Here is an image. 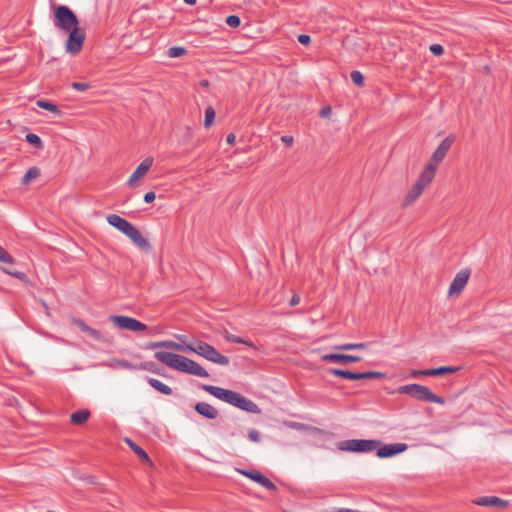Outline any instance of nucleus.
<instances>
[{
	"mask_svg": "<svg viewBox=\"0 0 512 512\" xmlns=\"http://www.w3.org/2000/svg\"><path fill=\"white\" fill-rule=\"evenodd\" d=\"M119 364H120L122 367L127 368V369H132V368H134V366H133L130 362L126 361V360H122V361H120V362H119Z\"/></svg>",
	"mask_w": 512,
	"mask_h": 512,
	"instance_id": "nucleus-51",
	"label": "nucleus"
},
{
	"mask_svg": "<svg viewBox=\"0 0 512 512\" xmlns=\"http://www.w3.org/2000/svg\"><path fill=\"white\" fill-rule=\"evenodd\" d=\"M248 438L253 442H259L260 441V434L257 430L251 429L248 432Z\"/></svg>",
	"mask_w": 512,
	"mask_h": 512,
	"instance_id": "nucleus-42",
	"label": "nucleus"
},
{
	"mask_svg": "<svg viewBox=\"0 0 512 512\" xmlns=\"http://www.w3.org/2000/svg\"><path fill=\"white\" fill-rule=\"evenodd\" d=\"M239 472L246 476L247 478L253 480L254 482L260 484L262 487L266 488L269 491H276V485L267 478L264 474H262L259 470H239Z\"/></svg>",
	"mask_w": 512,
	"mask_h": 512,
	"instance_id": "nucleus-13",
	"label": "nucleus"
},
{
	"mask_svg": "<svg viewBox=\"0 0 512 512\" xmlns=\"http://www.w3.org/2000/svg\"><path fill=\"white\" fill-rule=\"evenodd\" d=\"M47 512H56V511H53V510H48Z\"/></svg>",
	"mask_w": 512,
	"mask_h": 512,
	"instance_id": "nucleus-55",
	"label": "nucleus"
},
{
	"mask_svg": "<svg viewBox=\"0 0 512 512\" xmlns=\"http://www.w3.org/2000/svg\"><path fill=\"white\" fill-rule=\"evenodd\" d=\"M471 275V270L469 268L461 269L454 277L450 287H449V295H459L463 289L465 288L469 277Z\"/></svg>",
	"mask_w": 512,
	"mask_h": 512,
	"instance_id": "nucleus-12",
	"label": "nucleus"
},
{
	"mask_svg": "<svg viewBox=\"0 0 512 512\" xmlns=\"http://www.w3.org/2000/svg\"><path fill=\"white\" fill-rule=\"evenodd\" d=\"M178 371L198 377L206 378L210 376L207 370L199 363L185 356L182 357Z\"/></svg>",
	"mask_w": 512,
	"mask_h": 512,
	"instance_id": "nucleus-11",
	"label": "nucleus"
},
{
	"mask_svg": "<svg viewBox=\"0 0 512 512\" xmlns=\"http://www.w3.org/2000/svg\"><path fill=\"white\" fill-rule=\"evenodd\" d=\"M381 445V441L372 439H349L338 443V449L348 452H370Z\"/></svg>",
	"mask_w": 512,
	"mask_h": 512,
	"instance_id": "nucleus-8",
	"label": "nucleus"
},
{
	"mask_svg": "<svg viewBox=\"0 0 512 512\" xmlns=\"http://www.w3.org/2000/svg\"><path fill=\"white\" fill-rule=\"evenodd\" d=\"M299 302H300V297L298 295H293L292 298L290 299L289 305L291 307H294V306L298 305Z\"/></svg>",
	"mask_w": 512,
	"mask_h": 512,
	"instance_id": "nucleus-49",
	"label": "nucleus"
},
{
	"mask_svg": "<svg viewBox=\"0 0 512 512\" xmlns=\"http://www.w3.org/2000/svg\"><path fill=\"white\" fill-rule=\"evenodd\" d=\"M367 347L366 343H346L337 345L336 350H364Z\"/></svg>",
	"mask_w": 512,
	"mask_h": 512,
	"instance_id": "nucleus-31",
	"label": "nucleus"
},
{
	"mask_svg": "<svg viewBox=\"0 0 512 512\" xmlns=\"http://www.w3.org/2000/svg\"><path fill=\"white\" fill-rule=\"evenodd\" d=\"M156 198V195L153 191H150V192H147L145 195H144V201L146 203H152Z\"/></svg>",
	"mask_w": 512,
	"mask_h": 512,
	"instance_id": "nucleus-46",
	"label": "nucleus"
},
{
	"mask_svg": "<svg viewBox=\"0 0 512 512\" xmlns=\"http://www.w3.org/2000/svg\"><path fill=\"white\" fill-rule=\"evenodd\" d=\"M66 33H68V38L65 44L66 52L72 55L78 54L82 50L84 41L86 39L85 30L77 26L69 31H66Z\"/></svg>",
	"mask_w": 512,
	"mask_h": 512,
	"instance_id": "nucleus-9",
	"label": "nucleus"
},
{
	"mask_svg": "<svg viewBox=\"0 0 512 512\" xmlns=\"http://www.w3.org/2000/svg\"><path fill=\"white\" fill-rule=\"evenodd\" d=\"M145 348L148 350H154L157 348H168L171 350L182 351L183 344L174 342L172 340H164V341H157V342H149L146 344Z\"/></svg>",
	"mask_w": 512,
	"mask_h": 512,
	"instance_id": "nucleus-22",
	"label": "nucleus"
},
{
	"mask_svg": "<svg viewBox=\"0 0 512 512\" xmlns=\"http://www.w3.org/2000/svg\"><path fill=\"white\" fill-rule=\"evenodd\" d=\"M430 51L435 56H441L444 53V48L440 44H432L430 46Z\"/></svg>",
	"mask_w": 512,
	"mask_h": 512,
	"instance_id": "nucleus-41",
	"label": "nucleus"
},
{
	"mask_svg": "<svg viewBox=\"0 0 512 512\" xmlns=\"http://www.w3.org/2000/svg\"><path fill=\"white\" fill-rule=\"evenodd\" d=\"M454 141L455 137L448 135L433 152L424 170L435 176L438 165L443 161Z\"/></svg>",
	"mask_w": 512,
	"mask_h": 512,
	"instance_id": "nucleus-7",
	"label": "nucleus"
},
{
	"mask_svg": "<svg viewBox=\"0 0 512 512\" xmlns=\"http://www.w3.org/2000/svg\"><path fill=\"white\" fill-rule=\"evenodd\" d=\"M226 141H227V143H228L229 145H234V144H235V141H236V136H235V134H233V133L228 134V135H227V139H226Z\"/></svg>",
	"mask_w": 512,
	"mask_h": 512,
	"instance_id": "nucleus-50",
	"label": "nucleus"
},
{
	"mask_svg": "<svg viewBox=\"0 0 512 512\" xmlns=\"http://www.w3.org/2000/svg\"><path fill=\"white\" fill-rule=\"evenodd\" d=\"M37 106L42 108V109H45V110H48L56 115H60L61 114V111L59 110L58 106L55 105L54 103L52 102H49V101H46V100H38L36 102Z\"/></svg>",
	"mask_w": 512,
	"mask_h": 512,
	"instance_id": "nucleus-30",
	"label": "nucleus"
},
{
	"mask_svg": "<svg viewBox=\"0 0 512 512\" xmlns=\"http://www.w3.org/2000/svg\"><path fill=\"white\" fill-rule=\"evenodd\" d=\"M25 140L32 146L36 147V148H42L43 146V143H42V140L41 138L34 134V133H28L26 136H25Z\"/></svg>",
	"mask_w": 512,
	"mask_h": 512,
	"instance_id": "nucleus-33",
	"label": "nucleus"
},
{
	"mask_svg": "<svg viewBox=\"0 0 512 512\" xmlns=\"http://www.w3.org/2000/svg\"><path fill=\"white\" fill-rule=\"evenodd\" d=\"M187 50L184 47L174 46L167 50V56L170 58H177L183 56Z\"/></svg>",
	"mask_w": 512,
	"mask_h": 512,
	"instance_id": "nucleus-34",
	"label": "nucleus"
},
{
	"mask_svg": "<svg viewBox=\"0 0 512 512\" xmlns=\"http://www.w3.org/2000/svg\"><path fill=\"white\" fill-rule=\"evenodd\" d=\"M327 371L329 374H331L333 376L348 379V380H357V377H358L357 376L358 372L343 370V369H339V368H329V369H327Z\"/></svg>",
	"mask_w": 512,
	"mask_h": 512,
	"instance_id": "nucleus-24",
	"label": "nucleus"
},
{
	"mask_svg": "<svg viewBox=\"0 0 512 512\" xmlns=\"http://www.w3.org/2000/svg\"><path fill=\"white\" fill-rule=\"evenodd\" d=\"M200 388L209 393L210 395L243 411L254 414L261 413V409L255 402L244 397L238 392L207 384L200 385Z\"/></svg>",
	"mask_w": 512,
	"mask_h": 512,
	"instance_id": "nucleus-1",
	"label": "nucleus"
},
{
	"mask_svg": "<svg viewBox=\"0 0 512 512\" xmlns=\"http://www.w3.org/2000/svg\"><path fill=\"white\" fill-rule=\"evenodd\" d=\"M407 448L408 445L406 443L387 444L382 447L379 446L378 448H376V455L379 458H389L406 451Z\"/></svg>",
	"mask_w": 512,
	"mask_h": 512,
	"instance_id": "nucleus-16",
	"label": "nucleus"
},
{
	"mask_svg": "<svg viewBox=\"0 0 512 512\" xmlns=\"http://www.w3.org/2000/svg\"><path fill=\"white\" fill-rule=\"evenodd\" d=\"M434 177V175L423 169L417 181L404 197L403 206H409L414 203L422 195L424 190L430 185Z\"/></svg>",
	"mask_w": 512,
	"mask_h": 512,
	"instance_id": "nucleus-6",
	"label": "nucleus"
},
{
	"mask_svg": "<svg viewBox=\"0 0 512 512\" xmlns=\"http://www.w3.org/2000/svg\"><path fill=\"white\" fill-rule=\"evenodd\" d=\"M125 443L129 446V448L138 456L140 462L153 465L152 460L150 459L147 452L140 447L138 444H136L133 440L130 438H125Z\"/></svg>",
	"mask_w": 512,
	"mask_h": 512,
	"instance_id": "nucleus-21",
	"label": "nucleus"
},
{
	"mask_svg": "<svg viewBox=\"0 0 512 512\" xmlns=\"http://www.w3.org/2000/svg\"><path fill=\"white\" fill-rule=\"evenodd\" d=\"M200 84H201V86H202V87H208V85H209V81L204 79V80H202V81L200 82Z\"/></svg>",
	"mask_w": 512,
	"mask_h": 512,
	"instance_id": "nucleus-54",
	"label": "nucleus"
},
{
	"mask_svg": "<svg viewBox=\"0 0 512 512\" xmlns=\"http://www.w3.org/2000/svg\"><path fill=\"white\" fill-rule=\"evenodd\" d=\"M3 272L8 274V275H11L17 279H20L21 281H27L28 278H27V275L24 273V272H20V271H16V270H11V269H8V268H2Z\"/></svg>",
	"mask_w": 512,
	"mask_h": 512,
	"instance_id": "nucleus-36",
	"label": "nucleus"
},
{
	"mask_svg": "<svg viewBox=\"0 0 512 512\" xmlns=\"http://www.w3.org/2000/svg\"><path fill=\"white\" fill-rule=\"evenodd\" d=\"M154 162L153 157H146L131 174L127 181L129 187H135L136 182L142 178L152 167Z\"/></svg>",
	"mask_w": 512,
	"mask_h": 512,
	"instance_id": "nucleus-15",
	"label": "nucleus"
},
{
	"mask_svg": "<svg viewBox=\"0 0 512 512\" xmlns=\"http://www.w3.org/2000/svg\"><path fill=\"white\" fill-rule=\"evenodd\" d=\"M474 503L480 506L497 508H504L508 505V502L506 500H503L496 496H483L476 499Z\"/></svg>",
	"mask_w": 512,
	"mask_h": 512,
	"instance_id": "nucleus-19",
	"label": "nucleus"
},
{
	"mask_svg": "<svg viewBox=\"0 0 512 512\" xmlns=\"http://www.w3.org/2000/svg\"><path fill=\"white\" fill-rule=\"evenodd\" d=\"M215 110L212 106H209L205 110V120H204V127L209 128L212 126L214 119H215Z\"/></svg>",
	"mask_w": 512,
	"mask_h": 512,
	"instance_id": "nucleus-32",
	"label": "nucleus"
},
{
	"mask_svg": "<svg viewBox=\"0 0 512 512\" xmlns=\"http://www.w3.org/2000/svg\"><path fill=\"white\" fill-rule=\"evenodd\" d=\"M350 77H351V80L352 82L358 86V87H362L364 85V75L358 71V70H354L351 72L350 74Z\"/></svg>",
	"mask_w": 512,
	"mask_h": 512,
	"instance_id": "nucleus-35",
	"label": "nucleus"
},
{
	"mask_svg": "<svg viewBox=\"0 0 512 512\" xmlns=\"http://www.w3.org/2000/svg\"><path fill=\"white\" fill-rule=\"evenodd\" d=\"M72 324L77 326L83 333L87 334L90 338L96 341L112 343V338L106 339L101 331L90 327L80 318H73Z\"/></svg>",
	"mask_w": 512,
	"mask_h": 512,
	"instance_id": "nucleus-14",
	"label": "nucleus"
},
{
	"mask_svg": "<svg viewBox=\"0 0 512 512\" xmlns=\"http://www.w3.org/2000/svg\"><path fill=\"white\" fill-rule=\"evenodd\" d=\"M40 174L41 170L38 167L29 168L21 180L22 185H28L33 179L39 177Z\"/></svg>",
	"mask_w": 512,
	"mask_h": 512,
	"instance_id": "nucleus-28",
	"label": "nucleus"
},
{
	"mask_svg": "<svg viewBox=\"0 0 512 512\" xmlns=\"http://www.w3.org/2000/svg\"><path fill=\"white\" fill-rule=\"evenodd\" d=\"M330 114H331L330 106L323 107L319 113L320 117H328Z\"/></svg>",
	"mask_w": 512,
	"mask_h": 512,
	"instance_id": "nucleus-47",
	"label": "nucleus"
},
{
	"mask_svg": "<svg viewBox=\"0 0 512 512\" xmlns=\"http://www.w3.org/2000/svg\"><path fill=\"white\" fill-rule=\"evenodd\" d=\"M298 41L302 45H309L310 42H311V37L309 35H307V34H300L298 36Z\"/></svg>",
	"mask_w": 512,
	"mask_h": 512,
	"instance_id": "nucleus-43",
	"label": "nucleus"
},
{
	"mask_svg": "<svg viewBox=\"0 0 512 512\" xmlns=\"http://www.w3.org/2000/svg\"><path fill=\"white\" fill-rule=\"evenodd\" d=\"M107 222L125 234L136 246L142 250L147 251L150 249L149 241L144 236H142L140 231L126 219L116 214H109L107 216Z\"/></svg>",
	"mask_w": 512,
	"mask_h": 512,
	"instance_id": "nucleus-2",
	"label": "nucleus"
},
{
	"mask_svg": "<svg viewBox=\"0 0 512 512\" xmlns=\"http://www.w3.org/2000/svg\"><path fill=\"white\" fill-rule=\"evenodd\" d=\"M147 381L151 387H153L156 391L160 392L161 394L171 395L173 393L172 389L168 385L164 384L158 379L148 378Z\"/></svg>",
	"mask_w": 512,
	"mask_h": 512,
	"instance_id": "nucleus-25",
	"label": "nucleus"
},
{
	"mask_svg": "<svg viewBox=\"0 0 512 512\" xmlns=\"http://www.w3.org/2000/svg\"><path fill=\"white\" fill-rule=\"evenodd\" d=\"M142 369L148 370L150 372L157 373V370L155 369V363L153 362H146L141 365Z\"/></svg>",
	"mask_w": 512,
	"mask_h": 512,
	"instance_id": "nucleus-44",
	"label": "nucleus"
},
{
	"mask_svg": "<svg viewBox=\"0 0 512 512\" xmlns=\"http://www.w3.org/2000/svg\"><path fill=\"white\" fill-rule=\"evenodd\" d=\"M281 141L285 143L286 145L291 146L294 142V139L292 136L284 135L281 137Z\"/></svg>",
	"mask_w": 512,
	"mask_h": 512,
	"instance_id": "nucleus-48",
	"label": "nucleus"
},
{
	"mask_svg": "<svg viewBox=\"0 0 512 512\" xmlns=\"http://www.w3.org/2000/svg\"><path fill=\"white\" fill-rule=\"evenodd\" d=\"M239 344H244L246 346H249V347H254V343L249 341V340H245L244 339V342H240Z\"/></svg>",
	"mask_w": 512,
	"mask_h": 512,
	"instance_id": "nucleus-52",
	"label": "nucleus"
},
{
	"mask_svg": "<svg viewBox=\"0 0 512 512\" xmlns=\"http://www.w3.org/2000/svg\"><path fill=\"white\" fill-rule=\"evenodd\" d=\"M357 376H358L357 380L374 379V378L385 379L386 378L385 373L378 372V371L358 372Z\"/></svg>",
	"mask_w": 512,
	"mask_h": 512,
	"instance_id": "nucleus-29",
	"label": "nucleus"
},
{
	"mask_svg": "<svg viewBox=\"0 0 512 512\" xmlns=\"http://www.w3.org/2000/svg\"><path fill=\"white\" fill-rule=\"evenodd\" d=\"M226 23L232 28H237L241 24V20L237 15H229L226 18Z\"/></svg>",
	"mask_w": 512,
	"mask_h": 512,
	"instance_id": "nucleus-38",
	"label": "nucleus"
},
{
	"mask_svg": "<svg viewBox=\"0 0 512 512\" xmlns=\"http://www.w3.org/2000/svg\"><path fill=\"white\" fill-rule=\"evenodd\" d=\"M287 427L299 430V431H313V432H320L321 430L317 427H313L301 422H294V421H288L285 423Z\"/></svg>",
	"mask_w": 512,
	"mask_h": 512,
	"instance_id": "nucleus-27",
	"label": "nucleus"
},
{
	"mask_svg": "<svg viewBox=\"0 0 512 512\" xmlns=\"http://www.w3.org/2000/svg\"><path fill=\"white\" fill-rule=\"evenodd\" d=\"M321 360L329 363H356L362 360V357L348 354L329 353L321 356Z\"/></svg>",
	"mask_w": 512,
	"mask_h": 512,
	"instance_id": "nucleus-18",
	"label": "nucleus"
},
{
	"mask_svg": "<svg viewBox=\"0 0 512 512\" xmlns=\"http://www.w3.org/2000/svg\"><path fill=\"white\" fill-rule=\"evenodd\" d=\"M71 87L78 91H86L91 87V85L87 82H73L71 83Z\"/></svg>",
	"mask_w": 512,
	"mask_h": 512,
	"instance_id": "nucleus-39",
	"label": "nucleus"
},
{
	"mask_svg": "<svg viewBox=\"0 0 512 512\" xmlns=\"http://www.w3.org/2000/svg\"><path fill=\"white\" fill-rule=\"evenodd\" d=\"M89 417L90 411L88 409H80L70 415V422L75 425H82L89 419Z\"/></svg>",
	"mask_w": 512,
	"mask_h": 512,
	"instance_id": "nucleus-23",
	"label": "nucleus"
},
{
	"mask_svg": "<svg viewBox=\"0 0 512 512\" xmlns=\"http://www.w3.org/2000/svg\"><path fill=\"white\" fill-rule=\"evenodd\" d=\"M0 262L9 264L15 262L14 258L2 246H0Z\"/></svg>",
	"mask_w": 512,
	"mask_h": 512,
	"instance_id": "nucleus-37",
	"label": "nucleus"
},
{
	"mask_svg": "<svg viewBox=\"0 0 512 512\" xmlns=\"http://www.w3.org/2000/svg\"><path fill=\"white\" fill-rule=\"evenodd\" d=\"M182 352L196 353L208 361L223 366L228 365L230 362L227 356L221 354L215 347L204 341H196L194 344H183Z\"/></svg>",
	"mask_w": 512,
	"mask_h": 512,
	"instance_id": "nucleus-3",
	"label": "nucleus"
},
{
	"mask_svg": "<svg viewBox=\"0 0 512 512\" xmlns=\"http://www.w3.org/2000/svg\"><path fill=\"white\" fill-rule=\"evenodd\" d=\"M53 23L56 28L64 32L79 26L76 14L65 5H59L55 8Z\"/></svg>",
	"mask_w": 512,
	"mask_h": 512,
	"instance_id": "nucleus-5",
	"label": "nucleus"
},
{
	"mask_svg": "<svg viewBox=\"0 0 512 512\" xmlns=\"http://www.w3.org/2000/svg\"><path fill=\"white\" fill-rule=\"evenodd\" d=\"M457 370H458L457 367L441 366V367H438V368L428 369V372L426 373V376H433V377L442 376V375H445V374L454 373Z\"/></svg>",
	"mask_w": 512,
	"mask_h": 512,
	"instance_id": "nucleus-26",
	"label": "nucleus"
},
{
	"mask_svg": "<svg viewBox=\"0 0 512 512\" xmlns=\"http://www.w3.org/2000/svg\"><path fill=\"white\" fill-rule=\"evenodd\" d=\"M427 372H428V369H426V370H412L410 372V376L412 378H418L419 376H426Z\"/></svg>",
	"mask_w": 512,
	"mask_h": 512,
	"instance_id": "nucleus-45",
	"label": "nucleus"
},
{
	"mask_svg": "<svg viewBox=\"0 0 512 512\" xmlns=\"http://www.w3.org/2000/svg\"><path fill=\"white\" fill-rule=\"evenodd\" d=\"M185 4L187 5H194L196 4L197 0H183Z\"/></svg>",
	"mask_w": 512,
	"mask_h": 512,
	"instance_id": "nucleus-53",
	"label": "nucleus"
},
{
	"mask_svg": "<svg viewBox=\"0 0 512 512\" xmlns=\"http://www.w3.org/2000/svg\"><path fill=\"white\" fill-rule=\"evenodd\" d=\"M400 394H407L419 401L444 404V398L433 393L428 387L420 384H408L397 389Z\"/></svg>",
	"mask_w": 512,
	"mask_h": 512,
	"instance_id": "nucleus-4",
	"label": "nucleus"
},
{
	"mask_svg": "<svg viewBox=\"0 0 512 512\" xmlns=\"http://www.w3.org/2000/svg\"><path fill=\"white\" fill-rule=\"evenodd\" d=\"M154 357L163 364L178 371L183 356L166 351H157Z\"/></svg>",
	"mask_w": 512,
	"mask_h": 512,
	"instance_id": "nucleus-17",
	"label": "nucleus"
},
{
	"mask_svg": "<svg viewBox=\"0 0 512 512\" xmlns=\"http://www.w3.org/2000/svg\"><path fill=\"white\" fill-rule=\"evenodd\" d=\"M109 320L119 329H125L133 332L147 330V325L139 320L124 316V315H111Z\"/></svg>",
	"mask_w": 512,
	"mask_h": 512,
	"instance_id": "nucleus-10",
	"label": "nucleus"
},
{
	"mask_svg": "<svg viewBox=\"0 0 512 512\" xmlns=\"http://www.w3.org/2000/svg\"><path fill=\"white\" fill-rule=\"evenodd\" d=\"M194 410L204 418L213 420L218 416V411L212 405L206 402H198L194 405Z\"/></svg>",
	"mask_w": 512,
	"mask_h": 512,
	"instance_id": "nucleus-20",
	"label": "nucleus"
},
{
	"mask_svg": "<svg viewBox=\"0 0 512 512\" xmlns=\"http://www.w3.org/2000/svg\"><path fill=\"white\" fill-rule=\"evenodd\" d=\"M224 338L225 340H227L228 342H231V343H240V342H244V339L239 337V336H236V335H233L229 332H226L224 334Z\"/></svg>",
	"mask_w": 512,
	"mask_h": 512,
	"instance_id": "nucleus-40",
	"label": "nucleus"
}]
</instances>
